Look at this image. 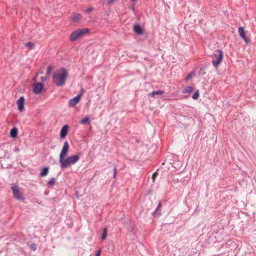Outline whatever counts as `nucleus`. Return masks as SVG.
Here are the masks:
<instances>
[{
  "label": "nucleus",
  "mask_w": 256,
  "mask_h": 256,
  "mask_svg": "<svg viewBox=\"0 0 256 256\" xmlns=\"http://www.w3.org/2000/svg\"><path fill=\"white\" fill-rule=\"evenodd\" d=\"M82 96V94H79L76 96L71 98L69 100V106L70 107H73L75 106L79 102L80 97Z\"/></svg>",
  "instance_id": "obj_9"
},
{
  "label": "nucleus",
  "mask_w": 256,
  "mask_h": 256,
  "mask_svg": "<svg viewBox=\"0 0 256 256\" xmlns=\"http://www.w3.org/2000/svg\"><path fill=\"white\" fill-rule=\"evenodd\" d=\"M194 90V87L192 86H189L185 88L182 90V93L184 94L186 92L190 93L191 92Z\"/></svg>",
  "instance_id": "obj_17"
},
{
  "label": "nucleus",
  "mask_w": 256,
  "mask_h": 256,
  "mask_svg": "<svg viewBox=\"0 0 256 256\" xmlns=\"http://www.w3.org/2000/svg\"><path fill=\"white\" fill-rule=\"evenodd\" d=\"M54 69V67L52 66H48L47 71H46V74L49 75L51 71L52 70Z\"/></svg>",
  "instance_id": "obj_24"
},
{
  "label": "nucleus",
  "mask_w": 256,
  "mask_h": 256,
  "mask_svg": "<svg viewBox=\"0 0 256 256\" xmlns=\"http://www.w3.org/2000/svg\"><path fill=\"white\" fill-rule=\"evenodd\" d=\"M26 47L29 50H32L34 46V44L32 42H28L25 44Z\"/></svg>",
  "instance_id": "obj_18"
},
{
  "label": "nucleus",
  "mask_w": 256,
  "mask_h": 256,
  "mask_svg": "<svg viewBox=\"0 0 256 256\" xmlns=\"http://www.w3.org/2000/svg\"><path fill=\"white\" fill-rule=\"evenodd\" d=\"M14 197L18 200H24L22 192H20V188L15 184H12L11 187Z\"/></svg>",
  "instance_id": "obj_5"
},
{
  "label": "nucleus",
  "mask_w": 256,
  "mask_h": 256,
  "mask_svg": "<svg viewBox=\"0 0 256 256\" xmlns=\"http://www.w3.org/2000/svg\"><path fill=\"white\" fill-rule=\"evenodd\" d=\"M80 156L78 155H72L64 158L60 162V168L62 169L67 168L69 166L76 164L80 159Z\"/></svg>",
  "instance_id": "obj_2"
},
{
  "label": "nucleus",
  "mask_w": 256,
  "mask_h": 256,
  "mask_svg": "<svg viewBox=\"0 0 256 256\" xmlns=\"http://www.w3.org/2000/svg\"><path fill=\"white\" fill-rule=\"evenodd\" d=\"M132 2H136V0H130Z\"/></svg>",
  "instance_id": "obj_38"
},
{
  "label": "nucleus",
  "mask_w": 256,
  "mask_h": 256,
  "mask_svg": "<svg viewBox=\"0 0 256 256\" xmlns=\"http://www.w3.org/2000/svg\"><path fill=\"white\" fill-rule=\"evenodd\" d=\"M114 178H115L116 176V166H114Z\"/></svg>",
  "instance_id": "obj_31"
},
{
  "label": "nucleus",
  "mask_w": 256,
  "mask_h": 256,
  "mask_svg": "<svg viewBox=\"0 0 256 256\" xmlns=\"http://www.w3.org/2000/svg\"><path fill=\"white\" fill-rule=\"evenodd\" d=\"M164 18H165L166 20L167 21H168V19H169V16H168L167 14H166V15L164 16Z\"/></svg>",
  "instance_id": "obj_34"
},
{
  "label": "nucleus",
  "mask_w": 256,
  "mask_h": 256,
  "mask_svg": "<svg viewBox=\"0 0 256 256\" xmlns=\"http://www.w3.org/2000/svg\"><path fill=\"white\" fill-rule=\"evenodd\" d=\"M116 0H108L107 4L108 5H110L113 4Z\"/></svg>",
  "instance_id": "obj_28"
},
{
  "label": "nucleus",
  "mask_w": 256,
  "mask_h": 256,
  "mask_svg": "<svg viewBox=\"0 0 256 256\" xmlns=\"http://www.w3.org/2000/svg\"><path fill=\"white\" fill-rule=\"evenodd\" d=\"M68 125H64L62 128L60 132V137L62 138H64L67 135L68 132Z\"/></svg>",
  "instance_id": "obj_11"
},
{
  "label": "nucleus",
  "mask_w": 256,
  "mask_h": 256,
  "mask_svg": "<svg viewBox=\"0 0 256 256\" xmlns=\"http://www.w3.org/2000/svg\"><path fill=\"white\" fill-rule=\"evenodd\" d=\"M24 96L20 97L17 100L16 104L18 105V110L22 112L24 110Z\"/></svg>",
  "instance_id": "obj_8"
},
{
  "label": "nucleus",
  "mask_w": 256,
  "mask_h": 256,
  "mask_svg": "<svg viewBox=\"0 0 256 256\" xmlns=\"http://www.w3.org/2000/svg\"><path fill=\"white\" fill-rule=\"evenodd\" d=\"M56 180L54 178H52L48 182V185L49 186H52L55 183Z\"/></svg>",
  "instance_id": "obj_19"
},
{
  "label": "nucleus",
  "mask_w": 256,
  "mask_h": 256,
  "mask_svg": "<svg viewBox=\"0 0 256 256\" xmlns=\"http://www.w3.org/2000/svg\"><path fill=\"white\" fill-rule=\"evenodd\" d=\"M81 18V15L79 14H75L72 17V20L74 22H78Z\"/></svg>",
  "instance_id": "obj_16"
},
{
  "label": "nucleus",
  "mask_w": 256,
  "mask_h": 256,
  "mask_svg": "<svg viewBox=\"0 0 256 256\" xmlns=\"http://www.w3.org/2000/svg\"><path fill=\"white\" fill-rule=\"evenodd\" d=\"M158 169L156 172H154L152 174V179L153 182L154 181L156 178L158 176Z\"/></svg>",
  "instance_id": "obj_25"
},
{
  "label": "nucleus",
  "mask_w": 256,
  "mask_h": 256,
  "mask_svg": "<svg viewBox=\"0 0 256 256\" xmlns=\"http://www.w3.org/2000/svg\"><path fill=\"white\" fill-rule=\"evenodd\" d=\"M162 164L164 165V162H162Z\"/></svg>",
  "instance_id": "obj_39"
},
{
  "label": "nucleus",
  "mask_w": 256,
  "mask_h": 256,
  "mask_svg": "<svg viewBox=\"0 0 256 256\" xmlns=\"http://www.w3.org/2000/svg\"><path fill=\"white\" fill-rule=\"evenodd\" d=\"M89 32V30L88 28L78 29L73 32L70 36V40L74 42L78 38L82 36L84 34Z\"/></svg>",
  "instance_id": "obj_4"
},
{
  "label": "nucleus",
  "mask_w": 256,
  "mask_h": 256,
  "mask_svg": "<svg viewBox=\"0 0 256 256\" xmlns=\"http://www.w3.org/2000/svg\"><path fill=\"white\" fill-rule=\"evenodd\" d=\"M107 236V228H104L103 230V232L102 236V240H104Z\"/></svg>",
  "instance_id": "obj_20"
},
{
  "label": "nucleus",
  "mask_w": 256,
  "mask_h": 256,
  "mask_svg": "<svg viewBox=\"0 0 256 256\" xmlns=\"http://www.w3.org/2000/svg\"><path fill=\"white\" fill-rule=\"evenodd\" d=\"M160 208V201L158 202V206H157V208H156V211L152 212V214L154 215V214H156V212L158 214V209Z\"/></svg>",
  "instance_id": "obj_26"
},
{
  "label": "nucleus",
  "mask_w": 256,
  "mask_h": 256,
  "mask_svg": "<svg viewBox=\"0 0 256 256\" xmlns=\"http://www.w3.org/2000/svg\"><path fill=\"white\" fill-rule=\"evenodd\" d=\"M36 244H35L33 243L31 244V248H32L33 249V250H36Z\"/></svg>",
  "instance_id": "obj_29"
},
{
  "label": "nucleus",
  "mask_w": 256,
  "mask_h": 256,
  "mask_svg": "<svg viewBox=\"0 0 256 256\" xmlns=\"http://www.w3.org/2000/svg\"><path fill=\"white\" fill-rule=\"evenodd\" d=\"M60 70L61 73H55L52 76L53 82L57 86L64 85L68 76V72L66 68H62Z\"/></svg>",
  "instance_id": "obj_1"
},
{
  "label": "nucleus",
  "mask_w": 256,
  "mask_h": 256,
  "mask_svg": "<svg viewBox=\"0 0 256 256\" xmlns=\"http://www.w3.org/2000/svg\"><path fill=\"white\" fill-rule=\"evenodd\" d=\"M80 123L82 124H90V118L88 117H86L82 120Z\"/></svg>",
  "instance_id": "obj_15"
},
{
  "label": "nucleus",
  "mask_w": 256,
  "mask_h": 256,
  "mask_svg": "<svg viewBox=\"0 0 256 256\" xmlns=\"http://www.w3.org/2000/svg\"><path fill=\"white\" fill-rule=\"evenodd\" d=\"M193 74H194L193 72H190V74H188L186 77L185 78V81L187 82L188 80L192 78Z\"/></svg>",
  "instance_id": "obj_23"
},
{
  "label": "nucleus",
  "mask_w": 256,
  "mask_h": 256,
  "mask_svg": "<svg viewBox=\"0 0 256 256\" xmlns=\"http://www.w3.org/2000/svg\"><path fill=\"white\" fill-rule=\"evenodd\" d=\"M238 33L240 36L244 40L246 44L249 42V40L246 36L243 27H240L238 28Z\"/></svg>",
  "instance_id": "obj_10"
},
{
  "label": "nucleus",
  "mask_w": 256,
  "mask_h": 256,
  "mask_svg": "<svg viewBox=\"0 0 256 256\" xmlns=\"http://www.w3.org/2000/svg\"><path fill=\"white\" fill-rule=\"evenodd\" d=\"M46 79H47V78H46V77L42 76V77L41 78V80H42L43 82H44L45 80H46Z\"/></svg>",
  "instance_id": "obj_33"
},
{
  "label": "nucleus",
  "mask_w": 256,
  "mask_h": 256,
  "mask_svg": "<svg viewBox=\"0 0 256 256\" xmlns=\"http://www.w3.org/2000/svg\"><path fill=\"white\" fill-rule=\"evenodd\" d=\"M100 253H101V250H99L98 251V252H96L95 256H100Z\"/></svg>",
  "instance_id": "obj_32"
},
{
  "label": "nucleus",
  "mask_w": 256,
  "mask_h": 256,
  "mask_svg": "<svg viewBox=\"0 0 256 256\" xmlns=\"http://www.w3.org/2000/svg\"><path fill=\"white\" fill-rule=\"evenodd\" d=\"M48 170H49V168L48 167L43 168L41 170L40 173V176L44 177V176H46L47 175V174H48Z\"/></svg>",
  "instance_id": "obj_14"
},
{
  "label": "nucleus",
  "mask_w": 256,
  "mask_h": 256,
  "mask_svg": "<svg viewBox=\"0 0 256 256\" xmlns=\"http://www.w3.org/2000/svg\"><path fill=\"white\" fill-rule=\"evenodd\" d=\"M155 94H160V90L156 91H153L150 94V96H154Z\"/></svg>",
  "instance_id": "obj_22"
},
{
  "label": "nucleus",
  "mask_w": 256,
  "mask_h": 256,
  "mask_svg": "<svg viewBox=\"0 0 256 256\" xmlns=\"http://www.w3.org/2000/svg\"><path fill=\"white\" fill-rule=\"evenodd\" d=\"M68 148H69L68 143V141H66L64 142L62 151L60 154V161H59L60 162V161H62V160L64 158V157L66 156V154L68 152Z\"/></svg>",
  "instance_id": "obj_6"
},
{
  "label": "nucleus",
  "mask_w": 256,
  "mask_h": 256,
  "mask_svg": "<svg viewBox=\"0 0 256 256\" xmlns=\"http://www.w3.org/2000/svg\"><path fill=\"white\" fill-rule=\"evenodd\" d=\"M212 64L214 68H217L223 59V52L222 50H218L214 52L212 55Z\"/></svg>",
  "instance_id": "obj_3"
},
{
  "label": "nucleus",
  "mask_w": 256,
  "mask_h": 256,
  "mask_svg": "<svg viewBox=\"0 0 256 256\" xmlns=\"http://www.w3.org/2000/svg\"><path fill=\"white\" fill-rule=\"evenodd\" d=\"M93 10H94V8L93 7H90V8H88L86 10V12L87 14H90V13Z\"/></svg>",
  "instance_id": "obj_27"
},
{
  "label": "nucleus",
  "mask_w": 256,
  "mask_h": 256,
  "mask_svg": "<svg viewBox=\"0 0 256 256\" xmlns=\"http://www.w3.org/2000/svg\"><path fill=\"white\" fill-rule=\"evenodd\" d=\"M134 31L136 34L140 35L142 34L143 31L140 24H136L134 26Z\"/></svg>",
  "instance_id": "obj_12"
},
{
  "label": "nucleus",
  "mask_w": 256,
  "mask_h": 256,
  "mask_svg": "<svg viewBox=\"0 0 256 256\" xmlns=\"http://www.w3.org/2000/svg\"><path fill=\"white\" fill-rule=\"evenodd\" d=\"M200 94H199V90H197L192 96V98L194 100H198L199 98Z\"/></svg>",
  "instance_id": "obj_21"
},
{
  "label": "nucleus",
  "mask_w": 256,
  "mask_h": 256,
  "mask_svg": "<svg viewBox=\"0 0 256 256\" xmlns=\"http://www.w3.org/2000/svg\"><path fill=\"white\" fill-rule=\"evenodd\" d=\"M204 68H200V74H202L204 75V72H202L204 70Z\"/></svg>",
  "instance_id": "obj_30"
},
{
  "label": "nucleus",
  "mask_w": 256,
  "mask_h": 256,
  "mask_svg": "<svg viewBox=\"0 0 256 256\" xmlns=\"http://www.w3.org/2000/svg\"><path fill=\"white\" fill-rule=\"evenodd\" d=\"M10 136L12 138H15L18 136V129L14 127L12 128L10 132Z\"/></svg>",
  "instance_id": "obj_13"
},
{
  "label": "nucleus",
  "mask_w": 256,
  "mask_h": 256,
  "mask_svg": "<svg viewBox=\"0 0 256 256\" xmlns=\"http://www.w3.org/2000/svg\"><path fill=\"white\" fill-rule=\"evenodd\" d=\"M130 8H132V10H133V12H134L135 10H134V4H133L131 6Z\"/></svg>",
  "instance_id": "obj_35"
},
{
  "label": "nucleus",
  "mask_w": 256,
  "mask_h": 256,
  "mask_svg": "<svg viewBox=\"0 0 256 256\" xmlns=\"http://www.w3.org/2000/svg\"><path fill=\"white\" fill-rule=\"evenodd\" d=\"M83 92H84V90H82L80 92V94H82H82H83Z\"/></svg>",
  "instance_id": "obj_36"
},
{
  "label": "nucleus",
  "mask_w": 256,
  "mask_h": 256,
  "mask_svg": "<svg viewBox=\"0 0 256 256\" xmlns=\"http://www.w3.org/2000/svg\"><path fill=\"white\" fill-rule=\"evenodd\" d=\"M163 93H164V91L161 90V92H160L161 95H162Z\"/></svg>",
  "instance_id": "obj_37"
},
{
  "label": "nucleus",
  "mask_w": 256,
  "mask_h": 256,
  "mask_svg": "<svg viewBox=\"0 0 256 256\" xmlns=\"http://www.w3.org/2000/svg\"><path fill=\"white\" fill-rule=\"evenodd\" d=\"M43 88V84L38 82L34 86V92L36 94H40L42 92Z\"/></svg>",
  "instance_id": "obj_7"
}]
</instances>
